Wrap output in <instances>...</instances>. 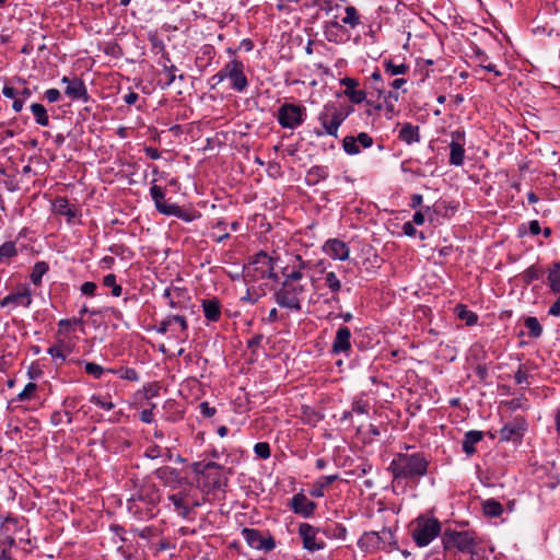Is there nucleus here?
<instances>
[{"instance_id":"nucleus-58","label":"nucleus","mask_w":560,"mask_h":560,"mask_svg":"<svg viewBox=\"0 0 560 560\" xmlns=\"http://www.w3.org/2000/svg\"><path fill=\"white\" fill-rule=\"evenodd\" d=\"M355 139L358 144L362 145L363 148H370L373 144V138L366 132L359 133Z\"/></svg>"},{"instance_id":"nucleus-29","label":"nucleus","mask_w":560,"mask_h":560,"mask_svg":"<svg viewBox=\"0 0 560 560\" xmlns=\"http://www.w3.org/2000/svg\"><path fill=\"white\" fill-rule=\"evenodd\" d=\"M338 479L337 475H328L319 477L312 486L310 491L314 498H322L325 494V489Z\"/></svg>"},{"instance_id":"nucleus-62","label":"nucleus","mask_w":560,"mask_h":560,"mask_svg":"<svg viewBox=\"0 0 560 560\" xmlns=\"http://www.w3.org/2000/svg\"><path fill=\"white\" fill-rule=\"evenodd\" d=\"M514 380L516 382V384H524V383H528V374L522 369L520 368L515 374H514Z\"/></svg>"},{"instance_id":"nucleus-28","label":"nucleus","mask_w":560,"mask_h":560,"mask_svg":"<svg viewBox=\"0 0 560 560\" xmlns=\"http://www.w3.org/2000/svg\"><path fill=\"white\" fill-rule=\"evenodd\" d=\"M156 210L164 215H173L185 221H190L191 218L186 215L182 208L175 203H170L165 199L155 205Z\"/></svg>"},{"instance_id":"nucleus-31","label":"nucleus","mask_w":560,"mask_h":560,"mask_svg":"<svg viewBox=\"0 0 560 560\" xmlns=\"http://www.w3.org/2000/svg\"><path fill=\"white\" fill-rule=\"evenodd\" d=\"M173 320H178V325L180 327V331L186 335V331L188 330V323L186 320L185 316L182 315H170L165 319H163L156 331L159 334H166L170 330V327L173 325Z\"/></svg>"},{"instance_id":"nucleus-30","label":"nucleus","mask_w":560,"mask_h":560,"mask_svg":"<svg viewBox=\"0 0 560 560\" xmlns=\"http://www.w3.org/2000/svg\"><path fill=\"white\" fill-rule=\"evenodd\" d=\"M483 438V434L481 431L471 430L468 431L463 440V451L466 453L467 456H471L476 453L475 445L479 443Z\"/></svg>"},{"instance_id":"nucleus-33","label":"nucleus","mask_w":560,"mask_h":560,"mask_svg":"<svg viewBox=\"0 0 560 560\" xmlns=\"http://www.w3.org/2000/svg\"><path fill=\"white\" fill-rule=\"evenodd\" d=\"M384 70L390 77L405 74L409 70V66L405 62L396 63L392 59H385L383 61Z\"/></svg>"},{"instance_id":"nucleus-8","label":"nucleus","mask_w":560,"mask_h":560,"mask_svg":"<svg viewBox=\"0 0 560 560\" xmlns=\"http://www.w3.org/2000/svg\"><path fill=\"white\" fill-rule=\"evenodd\" d=\"M319 532H322L320 528L310 523H301L299 525L298 534L302 540L303 549L313 553L326 547L325 541L318 536Z\"/></svg>"},{"instance_id":"nucleus-51","label":"nucleus","mask_w":560,"mask_h":560,"mask_svg":"<svg viewBox=\"0 0 560 560\" xmlns=\"http://www.w3.org/2000/svg\"><path fill=\"white\" fill-rule=\"evenodd\" d=\"M63 418L67 419V423H71L72 422V415L71 412L69 411H55L51 413V417H50V422L54 424V425H59L60 423H62L63 421Z\"/></svg>"},{"instance_id":"nucleus-64","label":"nucleus","mask_w":560,"mask_h":560,"mask_svg":"<svg viewBox=\"0 0 560 560\" xmlns=\"http://www.w3.org/2000/svg\"><path fill=\"white\" fill-rule=\"evenodd\" d=\"M548 314L551 315V316H560V296L549 307Z\"/></svg>"},{"instance_id":"nucleus-61","label":"nucleus","mask_w":560,"mask_h":560,"mask_svg":"<svg viewBox=\"0 0 560 560\" xmlns=\"http://www.w3.org/2000/svg\"><path fill=\"white\" fill-rule=\"evenodd\" d=\"M60 96H61V94H60L59 90H57V89H48L45 92V98L49 103L58 102Z\"/></svg>"},{"instance_id":"nucleus-21","label":"nucleus","mask_w":560,"mask_h":560,"mask_svg":"<svg viewBox=\"0 0 560 560\" xmlns=\"http://www.w3.org/2000/svg\"><path fill=\"white\" fill-rule=\"evenodd\" d=\"M163 299L166 304L174 310L185 307L187 301V293L180 288H167L164 290Z\"/></svg>"},{"instance_id":"nucleus-46","label":"nucleus","mask_w":560,"mask_h":560,"mask_svg":"<svg viewBox=\"0 0 560 560\" xmlns=\"http://www.w3.org/2000/svg\"><path fill=\"white\" fill-rule=\"evenodd\" d=\"M211 237L217 243H221L230 237V234L225 232V223L223 221H218L217 224L213 226Z\"/></svg>"},{"instance_id":"nucleus-17","label":"nucleus","mask_w":560,"mask_h":560,"mask_svg":"<svg viewBox=\"0 0 560 560\" xmlns=\"http://www.w3.org/2000/svg\"><path fill=\"white\" fill-rule=\"evenodd\" d=\"M324 253L334 260H347L350 255L349 246L338 238H330L323 245Z\"/></svg>"},{"instance_id":"nucleus-32","label":"nucleus","mask_w":560,"mask_h":560,"mask_svg":"<svg viewBox=\"0 0 560 560\" xmlns=\"http://www.w3.org/2000/svg\"><path fill=\"white\" fill-rule=\"evenodd\" d=\"M322 533L330 539L345 540L347 537V528L342 524H330L322 528Z\"/></svg>"},{"instance_id":"nucleus-40","label":"nucleus","mask_w":560,"mask_h":560,"mask_svg":"<svg viewBox=\"0 0 560 560\" xmlns=\"http://www.w3.org/2000/svg\"><path fill=\"white\" fill-rule=\"evenodd\" d=\"M482 509L485 514L491 517H498L503 512L502 504L493 499L485 501Z\"/></svg>"},{"instance_id":"nucleus-22","label":"nucleus","mask_w":560,"mask_h":560,"mask_svg":"<svg viewBox=\"0 0 560 560\" xmlns=\"http://www.w3.org/2000/svg\"><path fill=\"white\" fill-rule=\"evenodd\" d=\"M168 501L173 504L174 510L183 518H189L191 508L187 503L188 493L187 491H179L177 493L170 494Z\"/></svg>"},{"instance_id":"nucleus-27","label":"nucleus","mask_w":560,"mask_h":560,"mask_svg":"<svg viewBox=\"0 0 560 560\" xmlns=\"http://www.w3.org/2000/svg\"><path fill=\"white\" fill-rule=\"evenodd\" d=\"M375 90L378 91L380 95L384 94V104L378 105L377 108L381 109L384 106L386 117L392 118L395 115V104L399 100V93L396 91H388L387 93H384V91L378 86H375Z\"/></svg>"},{"instance_id":"nucleus-63","label":"nucleus","mask_w":560,"mask_h":560,"mask_svg":"<svg viewBox=\"0 0 560 560\" xmlns=\"http://www.w3.org/2000/svg\"><path fill=\"white\" fill-rule=\"evenodd\" d=\"M2 94L8 98L15 100L20 95V92L13 86L4 85L2 89Z\"/></svg>"},{"instance_id":"nucleus-57","label":"nucleus","mask_w":560,"mask_h":560,"mask_svg":"<svg viewBox=\"0 0 560 560\" xmlns=\"http://www.w3.org/2000/svg\"><path fill=\"white\" fill-rule=\"evenodd\" d=\"M200 413L206 418H211L215 415L217 409L211 407L208 401H202L199 405Z\"/></svg>"},{"instance_id":"nucleus-5","label":"nucleus","mask_w":560,"mask_h":560,"mask_svg":"<svg viewBox=\"0 0 560 560\" xmlns=\"http://www.w3.org/2000/svg\"><path fill=\"white\" fill-rule=\"evenodd\" d=\"M273 258L268 254L260 252L256 254L253 260L245 267V277L249 281H257L260 279H277V275L273 272Z\"/></svg>"},{"instance_id":"nucleus-4","label":"nucleus","mask_w":560,"mask_h":560,"mask_svg":"<svg viewBox=\"0 0 560 560\" xmlns=\"http://www.w3.org/2000/svg\"><path fill=\"white\" fill-rule=\"evenodd\" d=\"M441 533V523L433 517L419 516L415 520L411 534L419 547L428 546Z\"/></svg>"},{"instance_id":"nucleus-50","label":"nucleus","mask_w":560,"mask_h":560,"mask_svg":"<svg viewBox=\"0 0 560 560\" xmlns=\"http://www.w3.org/2000/svg\"><path fill=\"white\" fill-rule=\"evenodd\" d=\"M254 452L257 455V457L267 459L270 457V445L267 442H258L254 446Z\"/></svg>"},{"instance_id":"nucleus-16","label":"nucleus","mask_w":560,"mask_h":560,"mask_svg":"<svg viewBox=\"0 0 560 560\" xmlns=\"http://www.w3.org/2000/svg\"><path fill=\"white\" fill-rule=\"evenodd\" d=\"M527 429L526 421L522 418H516L513 421L504 424L499 434L502 441H517L524 435Z\"/></svg>"},{"instance_id":"nucleus-59","label":"nucleus","mask_w":560,"mask_h":560,"mask_svg":"<svg viewBox=\"0 0 560 560\" xmlns=\"http://www.w3.org/2000/svg\"><path fill=\"white\" fill-rule=\"evenodd\" d=\"M156 407L155 404H152L151 405V408L150 409H143L141 412H140V420L144 423H151L153 422V419H154V415H153V409Z\"/></svg>"},{"instance_id":"nucleus-38","label":"nucleus","mask_w":560,"mask_h":560,"mask_svg":"<svg viewBox=\"0 0 560 560\" xmlns=\"http://www.w3.org/2000/svg\"><path fill=\"white\" fill-rule=\"evenodd\" d=\"M49 270L46 261H37L31 273V281L35 285H40L43 276Z\"/></svg>"},{"instance_id":"nucleus-60","label":"nucleus","mask_w":560,"mask_h":560,"mask_svg":"<svg viewBox=\"0 0 560 560\" xmlns=\"http://www.w3.org/2000/svg\"><path fill=\"white\" fill-rule=\"evenodd\" d=\"M97 289L96 283L92 281H86L81 285V292L85 295H94L95 291Z\"/></svg>"},{"instance_id":"nucleus-34","label":"nucleus","mask_w":560,"mask_h":560,"mask_svg":"<svg viewBox=\"0 0 560 560\" xmlns=\"http://www.w3.org/2000/svg\"><path fill=\"white\" fill-rule=\"evenodd\" d=\"M30 108L32 114L34 115L35 121L39 126L46 127L49 125V116L44 105L39 103H33Z\"/></svg>"},{"instance_id":"nucleus-23","label":"nucleus","mask_w":560,"mask_h":560,"mask_svg":"<svg viewBox=\"0 0 560 560\" xmlns=\"http://www.w3.org/2000/svg\"><path fill=\"white\" fill-rule=\"evenodd\" d=\"M341 84L346 88L345 94L352 103L360 104L365 100V92L363 90L355 89L358 86V81L355 79L345 78L341 80Z\"/></svg>"},{"instance_id":"nucleus-48","label":"nucleus","mask_w":560,"mask_h":560,"mask_svg":"<svg viewBox=\"0 0 560 560\" xmlns=\"http://www.w3.org/2000/svg\"><path fill=\"white\" fill-rule=\"evenodd\" d=\"M343 150L351 155L360 153V147L357 142L355 137L347 136L342 141Z\"/></svg>"},{"instance_id":"nucleus-35","label":"nucleus","mask_w":560,"mask_h":560,"mask_svg":"<svg viewBox=\"0 0 560 560\" xmlns=\"http://www.w3.org/2000/svg\"><path fill=\"white\" fill-rule=\"evenodd\" d=\"M207 482L203 485L208 490L221 489L226 486V478H224L221 471L211 472V477H205Z\"/></svg>"},{"instance_id":"nucleus-47","label":"nucleus","mask_w":560,"mask_h":560,"mask_svg":"<svg viewBox=\"0 0 560 560\" xmlns=\"http://www.w3.org/2000/svg\"><path fill=\"white\" fill-rule=\"evenodd\" d=\"M90 401L104 410H112L115 407V404L110 400L109 396L92 395Z\"/></svg>"},{"instance_id":"nucleus-3","label":"nucleus","mask_w":560,"mask_h":560,"mask_svg":"<svg viewBox=\"0 0 560 560\" xmlns=\"http://www.w3.org/2000/svg\"><path fill=\"white\" fill-rule=\"evenodd\" d=\"M443 548L446 551H457L462 553H475L477 547L476 536L472 532H457L446 529L442 536Z\"/></svg>"},{"instance_id":"nucleus-19","label":"nucleus","mask_w":560,"mask_h":560,"mask_svg":"<svg viewBox=\"0 0 560 560\" xmlns=\"http://www.w3.org/2000/svg\"><path fill=\"white\" fill-rule=\"evenodd\" d=\"M324 35L328 42L335 44L345 43L349 37L346 28L337 21V16L325 23Z\"/></svg>"},{"instance_id":"nucleus-54","label":"nucleus","mask_w":560,"mask_h":560,"mask_svg":"<svg viewBox=\"0 0 560 560\" xmlns=\"http://www.w3.org/2000/svg\"><path fill=\"white\" fill-rule=\"evenodd\" d=\"M163 70L164 72L166 73V77H167V81L165 83V88L170 86L174 81L175 79L177 78L176 77V71H177V68L176 66L174 65H171V66H167V65H164L163 66Z\"/></svg>"},{"instance_id":"nucleus-56","label":"nucleus","mask_w":560,"mask_h":560,"mask_svg":"<svg viewBox=\"0 0 560 560\" xmlns=\"http://www.w3.org/2000/svg\"><path fill=\"white\" fill-rule=\"evenodd\" d=\"M368 412V405L361 401H355L352 404V408L350 412L345 413V418H347L350 413L364 415Z\"/></svg>"},{"instance_id":"nucleus-41","label":"nucleus","mask_w":560,"mask_h":560,"mask_svg":"<svg viewBox=\"0 0 560 560\" xmlns=\"http://www.w3.org/2000/svg\"><path fill=\"white\" fill-rule=\"evenodd\" d=\"M346 16L341 19V23L349 25L351 28H354L360 24V16L357 9L352 5L345 8Z\"/></svg>"},{"instance_id":"nucleus-20","label":"nucleus","mask_w":560,"mask_h":560,"mask_svg":"<svg viewBox=\"0 0 560 560\" xmlns=\"http://www.w3.org/2000/svg\"><path fill=\"white\" fill-rule=\"evenodd\" d=\"M351 349V331L347 326H341L337 329L332 342L334 353H345Z\"/></svg>"},{"instance_id":"nucleus-1","label":"nucleus","mask_w":560,"mask_h":560,"mask_svg":"<svg viewBox=\"0 0 560 560\" xmlns=\"http://www.w3.org/2000/svg\"><path fill=\"white\" fill-rule=\"evenodd\" d=\"M429 459L423 453H398L392 459L388 471L393 475V482H418L428 472Z\"/></svg>"},{"instance_id":"nucleus-42","label":"nucleus","mask_w":560,"mask_h":560,"mask_svg":"<svg viewBox=\"0 0 560 560\" xmlns=\"http://www.w3.org/2000/svg\"><path fill=\"white\" fill-rule=\"evenodd\" d=\"M549 287L553 293H560V262L556 264L549 271Z\"/></svg>"},{"instance_id":"nucleus-45","label":"nucleus","mask_w":560,"mask_h":560,"mask_svg":"<svg viewBox=\"0 0 560 560\" xmlns=\"http://www.w3.org/2000/svg\"><path fill=\"white\" fill-rule=\"evenodd\" d=\"M307 177L310 180H313V183H317L328 177V171L324 166L316 165L308 170Z\"/></svg>"},{"instance_id":"nucleus-36","label":"nucleus","mask_w":560,"mask_h":560,"mask_svg":"<svg viewBox=\"0 0 560 560\" xmlns=\"http://www.w3.org/2000/svg\"><path fill=\"white\" fill-rule=\"evenodd\" d=\"M37 393V384L30 382L25 385L22 392H20L15 398L12 399L13 401H30L36 397Z\"/></svg>"},{"instance_id":"nucleus-14","label":"nucleus","mask_w":560,"mask_h":560,"mask_svg":"<svg viewBox=\"0 0 560 560\" xmlns=\"http://www.w3.org/2000/svg\"><path fill=\"white\" fill-rule=\"evenodd\" d=\"M288 506L293 511V513L305 518H310L314 515L317 505L304 493L300 492L290 499Z\"/></svg>"},{"instance_id":"nucleus-26","label":"nucleus","mask_w":560,"mask_h":560,"mask_svg":"<svg viewBox=\"0 0 560 560\" xmlns=\"http://www.w3.org/2000/svg\"><path fill=\"white\" fill-rule=\"evenodd\" d=\"M399 140L406 144H412L420 141V128L419 126L411 125L410 122H404L398 133Z\"/></svg>"},{"instance_id":"nucleus-18","label":"nucleus","mask_w":560,"mask_h":560,"mask_svg":"<svg viewBox=\"0 0 560 560\" xmlns=\"http://www.w3.org/2000/svg\"><path fill=\"white\" fill-rule=\"evenodd\" d=\"M52 211L58 214L66 217L68 223H73L80 217V210L70 205L69 200L65 197H57L52 202Z\"/></svg>"},{"instance_id":"nucleus-24","label":"nucleus","mask_w":560,"mask_h":560,"mask_svg":"<svg viewBox=\"0 0 560 560\" xmlns=\"http://www.w3.org/2000/svg\"><path fill=\"white\" fill-rule=\"evenodd\" d=\"M202 312L207 320L218 322L221 317V304L215 298L203 300L201 303Z\"/></svg>"},{"instance_id":"nucleus-39","label":"nucleus","mask_w":560,"mask_h":560,"mask_svg":"<svg viewBox=\"0 0 560 560\" xmlns=\"http://www.w3.org/2000/svg\"><path fill=\"white\" fill-rule=\"evenodd\" d=\"M222 466L215 462H209L207 464L197 463L194 466V471L202 475L203 477H211V472L221 471Z\"/></svg>"},{"instance_id":"nucleus-43","label":"nucleus","mask_w":560,"mask_h":560,"mask_svg":"<svg viewBox=\"0 0 560 560\" xmlns=\"http://www.w3.org/2000/svg\"><path fill=\"white\" fill-rule=\"evenodd\" d=\"M18 255L14 242H5L0 246V264L5 262Z\"/></svg>"},{"instance_id":"nucleus-9","label":"nucleus","mask_w":560,"mask_h":560,"mask_svg":"<svg viewBox=\"0 0 560 560\" xmlns=\"http://www.w3.org/2000/svg\"><path fill=\"white\" fill-rule=\"evenodd\" d=\"M225 75H228L231 89L234 91L244 92L248 86V80L244 73V63L241 60L233 59L225 63Z\"/></svg>"},{"instance_id":"nucleus-37","label":"nucleus","mask_w":560,"mask_h":560,"mask_svg":"<svg viewBox=\"0 0 560 560\" xmlns=\"http://www.w3.org/2000/svg\"><path fill=\"white\" fill-rule=\"evenodd\" d=\"M108 373L116 374L121 380H127L130 382H138L139 381V374L138 372L132 368H120V369H107Z\"/></svg>"},{"instance_id":"nucleus-12","label":"nucleus","mask_w":560,"mask_h":560,"mask_svg":"<svg viewBox=\"0 0 560 560\" xmlns=\"http://www.w3.org/2000/svg\"><path fill=\"white\" fill-rule=\"evenodd\" d=\"M32 301V290L27 285H23L18 291L11 292L4 296L0 301V306L11 310L16 307H30Z\"/></svg>"},{"instance_id":"nucleus-53","label":"nucleus","mask_w":560,"mask_h":560,"mask_svg":"<svg viewBox=\"0 0 560 560\" xmlns=\"http://www.w3.org/2000/svg\"><path fill=\"white\" fill-rule=\"evenodd\" d=\"M150 195H151L152 200L154 201V205H158L160 201L164 200V198H165V194H164L162 187H160L158 185H153L150 188Z\"/></svg>"},{"instance_id":"nucleus-10","label":"nucleus","mask_w":560,"mask_h":560,"mask_svg":"<svg viewBox=\"0 0 560 560\" xmlns=\"http://www.w3.org/2000/svg\"><path fill=\"white\" fill-rule=\"evenodd\" d=\"M311 261H305L300 255L292 257L291 265H288L283 270V282L304 283L305 271L311 269Z\"/></svg>"},{"instance_id":"nucleus-11","label":"nucleus","mask_w":560,"mask_h":560,"mask_svg":"<svg viewBox=\"0 0 560 560\" xmlns=\"http://www.w3.org/2000/svg\"><path fill=\"white\" fill-rule=\"evenodd\" d=\"M450 164L462 166L465 161V131L457 129L451 132Z\"/></svg>"},{"instance_id":"nucleus-6","label":"nucleus","mask_w":560,"mask_h":560,"mask_svg":"<svg viewBox=\"0 0 560 560\" xmlns=\"http://www.w3.org/2000/svg\"><path fill=\"white\" fill-rule=\"evenodd\" d=\"M306 108L294 103H283L277 110V121L284 129L294 130L300 127L306 118Z\"/></svg>"},{"instance_id":"nucleus-13","label":"nucleus","mask_w":560,"mask_h":560,"mask_svg":"<svg viewBox=\"0 0 560 560\" xmlns=\"http://www.w3.org/2000/svg\"><path fill=\"white\" fill-rule=\"evenodd\" d=\"M61 83L66 85L65 94L71 98L72 101H82L83 103H88L90 100L86 86L84 82L77 78H68L63 77L61 79Z\"/></svg>"},{"instance_id":"nucleus-49","label":"nucleus","mask_w":560,"mask_h":560,"mask_svg":"<svg viewBox=\"0 0 560 560\" xmlns=\"http://www.w3.org/2000/svg\"><path fill=\"white\" fill-rule=\"evenodd\" d=\"M85 372L95 378H101L107 372L103 366L94 362H86L84 365Z\"/></svg>"},{"instance_id":"nucleus-52","label":"nucleus","mask_w":560,"mask_h":560,"mask_svg":"<svg viewBox=\"0 0 560 560\" xmlns=\"http://www.w3.org/2000/svg\"><path fill=\"white\" fill-rule=\"evenodd\" d=\"M540 277V270L536 267V266H530L528 267L524 272H523V280L529 284L532 283L533 281L539 279Z\"/></svg>"},{"instance_id":"nucleus-2","label":"nucleus","mask_w":560,"mask_h":560,"mask_svg":"<svg viewBox=\"0 0 560 560\" xmlns=\"http://www.w3.org/2000/svg\"><path fill=\"white\" fill-rule=\"evenodd\" d=\"M310 293L307 281L304 283L282 282L273 293L276 303L290 313H300Z\"/></svg>"},{"instance_id":"nucleus-25","label":"nucleus","mask_w":560,"mask_h":560,"mask_svg":"<svg viewBox=\"0 0 560 560\" xmlns=\"http://www.w3.org/2000/svg\"><path fill=\"white\" fill-rule=\"evenodd\" d=\"M324 283L325 287L328 288V290L331 293L330 301L335 303H339V293L342 289V283L339 277L336 275L335 271H328L326 272L324 277Z\"/></svg>"},{"instance_id":"nucleus-7","label":"nucleus","mask_w":560,"mask_h":560,"mask_svg":"<svg viewBox=\"0 0 560 560\" xmlns=\"http://www.w3.org/2000/svg\"><path fill=\"white\" fill-rule=\"evenodd\" d=\"M346 116L334 105L324 106L323 110L318 114V120L324 128L323 131H316L318 137L329 135L332 137L338 136V129L343 122Z\"/></svg>"},{"instance_id":"nucleus-15","label":"nucleus","mask_w":560,"mask_h":560,"mask_svg":"<svg viewBox=\"0 0 560 560\" xmlns=\"http://www.w3.org/2000/svg\"><path fill=\"white\" fill-rule=\"evenodd\" d=\"M242 537L254 549L269 551L275 548L272 538L265 539L258 529L245 527L242 529Z\"/></svg>"},{"instance_id":"nucleus-55","label":"nucleus","mask_w":560,"mask_h":560,"mask_svg":"<svg viewBox=\"0 0 560 560\" xmlns=\"http://www.w3.org/2000/svg\"><path fill=\"white\" fill-rule=\"evenodd\" d=\"M458 315L466 320L467 325H475L478 320V316L471 311L462 310Z\"/></svg>"},{"instance_id":"nucleus-44","label":"nucleus","mask_w":560,"mask_h":560,"mask_svg":"<svg viewBox=\"0 0 560 560\" xmlns=\"http://www.w3.org/2000/svg\"><path fill=\"white\" fill-rule=\"evenodd\" d=\"M524 324L525 327L528 329L530 337L538 338L541 336L542 327L536 317L529 316L525 318Z\"/></svg>"}]
</instances>
